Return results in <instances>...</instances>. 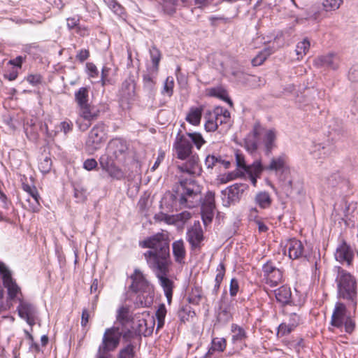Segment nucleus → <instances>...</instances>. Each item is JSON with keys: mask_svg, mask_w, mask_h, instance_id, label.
<instances>
[{"mask_svg": "<svg viewBox=\"0 0 358 358\" xmlns=\"http://www.w3.org/2000/svg\"><path fill=\"white\" fill-rule=\"evenodd\" d=\"M139 245L149 249L144 253L149 268L172 264L167 234L157 233L140 241Z\"/></svg>", "mask_w": 358, "mask_h": 358, "instance_id": "nucleus-1", "label": "nucleus"}, {"mask_svg": "<svg viewBox=\"0 0 358 358\" xmlns=\"http://www.w3.org/2000/svg\"><path fill=\"white\" fill-rule=\"evenodd\" d=\"M177 194L179 199L172 193H168L164 197L162 202L166 203L167 200L173 202L171 208L178 210V208H194L198 206L201 200V187L192 178L181 179L179 185L177 187Z\"/></svg>", "mask_w": 358, "mask_h": 358, "instance_id": "nucleus-2", "label": "nucleus"}, {"mask_svg": "<svg viewBox=\"0 0 358 358\" xmlns=\"http://www.w3.org/2000/svg\"><path fill=\"white\" fill-rule=\"evenodd\" d=\"M173 149L178 159L185 160V162L177 166L180 172L191 176L201 174V167L199 164V156L197 154L192 153L190 139L187 138L183 134H178L173 143Z\"/></svg>", "mask_w": 358, "mask_h": 358, "instance_id": "nucleus-3", "label": "nucleus"}, {"mask_svg": "<svg viewBox=\"0 0 358 358\" xmlns=\"http://www.w3.org/2000/svg\"><path fill=\"white\" fill-rule=\"evenodd\" d=\"M336 273L335 282L337 289V298L347 303L349 308L355 313L358 303L357 282L355 276L341 266H335Z\"/></svg>", "mask_w": 358, "mask_h": 358, "instance_id": "nucleus-4", "label": "nucleus"}, {"mask_svg": "<svg viewBox=\"0 0 358 358\" xmlns=\"http://www.w3.org/2000/svg\"><path fill=\"white\" fill-rule=\"evenodd\" d=\"M355 313L349 308L347 303L338 301L336 302L333 309L330 324L348 334H352L356 327L355 320Z\"/></svg>", "mask_w": 358, "mask_h": 358, "instance_id": "nucleus-5", "label": "nucleus"}, {"mask_svg": "<svg viewBox=\"0 0 358 358\" xmlns=\"http://www.w3.org/2000/svg\"><path fill=\"white\" fill-rule=\"evenodd\" d=\"M108 127L103 122L95 124L90 131L85 141V150L90 155L101 149L108 139Z\"/></svg>", "mask_w": 358, "mask_h": 358, "instance_id": "nucleus-6", "label": "nucleus"}, {"mask_svg": "<svg viewBox=\"0 0 358 358\" xmlns=\"http://www.w3.org/2000/svg\"><path fill=\"white\" fill-rule=\"evenodd\" d=\"M152 65L147 66L146 71L143 73V88L148 92L154 90L157 83L159 73V64L161 59L160 51L156 46L150 49Z\"/></svg>", "mask_w": 358, "mask_h": 358, "instance_id": "nucleus-7", "label": "nucleus"}, {"mask_svg": "<svg viewBox=\"0 0 358 358\" xmlns=\"http://www.w3.org/2000/svg\"><path fill=\"white\" fill-rule=\"evenodd\" d=\"M205 129L207 131H214L219 126L229 125L230 113L227 109L217 106L205 115Z\"/></svg>", "mask_w": 358, "mask_h": 358, "instance_id": "nucleus-8", "label": "nucleus"}, {"mask_svg": "<svg viewBox=\"0 0 358 358\" xmlns=\"http://www.w3.org/2000/svg\"><path fill=\"white\" fill-rule=\"evenodd\" d=\"M171 265V264H164L150 268L159 280V285L164 290L169 304L171 303L173 289L174 287L173 281L168 278Z\"/></svg>", "mask_w": 358, "mask_h": 358, "instance_id": "nucleus-9", "label": "nucleus"}, {"mask_svg": "<svg viewBox=\"0 0 358 358\" xmlns=\"http://www.w3.org/2000/svg\"><path fill=\"white\" fill-rule=\"evenodd\" d=\"M122 334L118 327H112L105 330L102 342L98 350L105 352L115 350L119 345Z\"/></svg>", "mask_w": 358, "mask_h": 358, "instance_id": "nucleus-10", "label": "nucleus"}, {"mask_svg": "<svg viewBox=\"0 0 358 358\" xmlns=\"http://www.w3.org/2000/svg\"><path fill=\"white\" fill-rule=\"evenodd\" d=\"M100 113V109L97 106L90 103L78 108L80 117L87 121L85 123H80L79 120L76 121L79 129L82 131H86L91 126L92 122L98 119Z\"/></svg>", "mask_w": 358, "mask_h": 358, "instance_id": "nucleus-11", "label": "nucleus"}, {"mask_svg": "<svg viewBox=\"0 0 358 358\" xmlns=\"http://www.w3.org/2000/svg\"><path fill=\"white\" fill-rule=\"evenodd\" d=\"M0 275L10 300L15 299L18 294L22 295L20 287L12 278L10 271L3 262H0Z\"/></svg>", "mask_w": 358, "mask_h": 358, "instance_id": "nucleus-12", "label": "nucleus"}, {"mask_svg": "<svg viewBox=\"0 0 358 358\" xmlns=\"http://www.w3.org/2000/svg\"><path fill=\"white\" fill-rule=\"evenodd\" d=\"M115 160L118 159L106 151V154L100 157L99 161L102 169L106 171L111 178L120 180L123 175L121 170L115 166Z\"/></svg>", "mask_w": 358, "mask_h": 358, "instance_id": "nucleus-13", "label": "nucleus"}, {"mask_svg": "<svg viewBox=\"0 0 358 358\" xmlns=\"http://www.w3.org/2000/svg\"><path fill=\"white\" fill-rule=\"evenodd\" d=\"M186 240L190 245L191 250L199 252L204 240L203 232L199 224H194L186 233Z\"/></svg>", "mask_w": 358, "mask_h": 358, "instance_id": "nucleus-14", "label": "nucleus"}, {"mask_svg": "<svg viewBox=\"0 0 358 358\" xmlns=\"http://www.w3.org/2000/svg\"><path fill=\"white\" fill-rule=\"evenodd\" d=\"M234 301L229 299L224 293L219 302L217 320L222 323H227L231 320L233 315Z\"/></svg>", "mask_w": 358, "mask_h": 358, "instance_id": "nucleus-15", "label": "nucleus"}, {"mask_svg": "<svg viewBox=\"0 0 358 358\" xmlns=\"http://www.w3.org/2000/svg\"><path fill=\"white\" fill-rule=\"evenodd\" d=\"M265 282L271 287H275L282 279V272L271 262H267L262 267Z\"/></svg>", "mask_w": 358, "mask_h": 358, "instance_id": "nucleus-16", "label": "nucleus"}, {"mask_svg": "<svg viewBox=\"0 0 358 358\" xmlns=\"http://www.w3.org/2000/svg\"><path fill=\"white\" fill-rule=\"evenodd\" d=\"M19 306H17V311L19 316L25 320L29 325L34 326L36 322V317L37 310L36 307L31 303L24 301L22 299H18Z\"/></svg>", "mask_w": 358, "mask_h": 358, "instance_id": "nucleus-17", "label": "nucleus"}, {"mask_svg": "<svg viewBox=\"0 0 358 358\" xmlns=\"http://www.w3.org/2000/svg\"><path fill=\"white\" fill-rule=\"evenodd\" d=\"M128 147L126 141L121 138L111 139L107 145L106 150L115 158L121 160L124 158Z\"/></svg>", "mask_w": 358, "mask_h": 358, "instance_id": "nucleus-18", "label": "nucleus"}, {"mask_svg": "<svg viewBox=\"0 0 358 358\" xmlns=\"http://www.w3.org/2000/svg\"><path fill=\"white\" fill-rule=\"evenodd\" d=\"M354 251L350 245L343 241L338 246L335 252V259L342 264L351 265L354 259Z\"/></svg>", "mask_w": 358, "mask_h": 358, "instance_id": "nucleus-19", "label": "nucleus"}, {"mask_svg": "<svg viewBox=\"0 0 358 358\" xmlns=\"http://www.w3.org/2000/svg\"><path fill=\"white\" fill-rule=\"evenodd\" d=\"M262 128L259 123L255 124L252 130L245 138V146L247 150L250 152H255L259 143V136Z\"/></svg>", "mask_w": 358, "mask_h": 358, "instance_id": "nucleus-20", "label": "nucleus"}, {"mask_svg": "<svg viewBox=\"0 0 358 358\" xmlns=\"http://www.w3.org/2000/svg\"><path fill=\"white\" fill-rule=\"evenodd\" d=\"M285 247L288 250V256L290 259H297L303 257L304 247L299 240L296 238L289 239Z\"/></svg>", "mask_w": 358, "mask_h": 358, "instance_id": "nucleus-21", "label": "nucleus"}, {"mask_svg": "<svg viewBox=\"0 0 358 358\" xmlns=\"http://www.w3.org/2000/svg\"><path fill=\"white\" fill-rule=\"evenodd\" d=\"M131 278L132 283L130 287L135 292L143 291L148 287V281L138 268L134 270Z\"/></svg>", "mask_w": 358, "mask_h": 358, "instance_id": "nucleus-22", "label": "nucleus"}, {"mask_svg": "<svg viewBox=\"0 0 358 358\" xmlns=\"http://www.w3.org/2000/svg\"><path fill=\"white\" fill-rule=\"evenodd\" d=\"M247 188L248 185L246 184L235 183L223 190L222 192L224 195L227 196L229 201L236 202L239 200L241 196Z\"/></svg>", "mask_w": 358, "mask_h": 358, "instance_id": "nucleus-23", "label": "nucleus"}, {"mask_svg": "<svg viewBox=\"0 0 358 358\" xmlns=\"http://www.w3.org/2000/svg\"><path fill=\"white\" fill-rule=\"evenodd\" d=\"M332 147L329 145L321 143L314 144L310 150V154L315 159H324L332 153Z\"/></svg>", "mask_w": 358, "mask_h": 358, "instance_id": "nucleus-24", "label": "nucleus"}, {"mask_svg": "<svg viewBox=\"0 0 358 358\" xmlns=\"http://www.w3.org/2000/svg\"><path fill=\"white\" fill-rule=\"evenodd\" d=\"M172 252L175 262L178 264L185 262L186 249L182 239H179L172 243Z\"/></svg>", "mask_w": 358, "mask_h": 358, "instance_id": "nucleus-25", "label": "nucleus"}, {"mask_svg": "<svg viewBox=\"0 0 358 358\" xmlns=\"http://www.w3.org/2000/svg\"><path fill=\"white\" fill-rule=\"evenodd\" d=\"M79 18L76 17H69L66 19L67 27L70 30H73V33L80 36H88L90 30L87 27L79 23Z\"/></svg>", "mask_w": 358, "mask_h": 358, "instance_id": "nucleus-26", "label": "nucleus"}, {"mask_svg": "<svg viewBox=\"0 0 358 358\" xmlns=\"http://www.w3.org/2000/svg\"><path fill=\"white\" fill-rule=\"evenodd\" d=\"M275 296L279 303L282 305H287L291 303L292 292L289 287L281 286L275 291Z\"/></svg>", "mask_w": 358, "mask_h": 358, "instance_id": "nucleus-27", "label": "nucleus"}, {"mask_svg": "<svg viewBox=\"0 0 358 358\" xmlns=\"http://www.w3.org/2000/svg\"><path fill=\"white\" fill-rule=\"evenodd\" d=\"M255 203L262 209L268 208L272 204V199L266 191L258 192L254 198Z\"/></svg>", "mask_w": 358, "mask_h": 358, "instance_id": "nucleus-28", "label": "nucleus"}, {"mask_svg": "<svg viewBox=\"0 0 358 358\" xmlns=\"http://www.w3.org/2000/svg\"><path fill=\"white\" fill-rule=\"evenodd\" d=\"M277 138V132L275 129H268L266 131L264 136V143L266 155H269L271 150L275 148V141Z\"/></svg>", "mask_w": 358, "mask_h": 358, "instance_id": "nucleus-29", "label": "nucleus"}, {"mask_svg": "<svg viewBox=\"0 0 358 358\" xmlns=\"http://www.w3.org/2000/svg\"><path fill=\"white\" fill-rule=\"evenodd\" d=\"M226 340L224 338H214L211 342V347L205 355V357H211L214 352H223L226 348Z\"/></svg>", "mask_w": 358, "mask_h": 358, "instance_id": "nucleus-30", "label": "nucleus"}, {"mask_svg": "<svg viewBox=\"0 0 358 358\" xmlns=\"http://www.w3.org/2000/svg\"><path fill=\"white\" fill-rule=\"evenodd\" d=\"M286 166V157L280 155L271 159L270 164L265 167V170L273 171H283Z\"/></svg>", "mask_w": 358, "mask_h": 358, "instance_id": "nucleus-31", "label": "nucleus"}, {"mask_svg": "<svg viewBox=\"0 0 358 358\" xmlns=\"http://www.w3.org/2000/svg\"><path fill=\"white\" fill-rule=\"evenodd\" d=\"M75 101L78 105V108L89 104V89L85 87L79 88L75 92Z\"/></svg>", "mask_w": 358, "mask_h": 358, "instance_id": "nucleus-32", "label": "nucleus"}, {"mask_svg": "<svg viewBox=\"0 0 358 358\" xmlns=\"http://www.w3.org/2000/svg\"><path fill=\"white\" fill-rule=\"evenodd\" d=\"M341 180L338 173H333L328 176H322L320 184L324 188H330L336 186Z\"/></svg>", "mask_w": 358, "mask_h": 358, "instance_id": "nucleus-33", "label": "nucleus"}, {"mask_svg": "<svg viewBox=\"0 0 358 358\" xmlns=\"http://www.w3.org/2000/svg\"><path fill=\"white\" fill-rule=\"evenodd\" d=\"M265 169L260 160L255 161L252 164L247 165L244 173L256 176H261L262 171Z\"/></svg>", "mask_w": 358, "mask_h": 358, "instance_id": "nucleus-34", "label": "nucleus"}, {"mask_svg": "<svg viewBox=\"0 0 358 358\" xmlns=\"http://www.w3.org/2000/svg\"><path fill=\"white\" fill-rule=\"evenodd\" d=\"M231 331L232 333V341L234 343L242 342L247 337L245 331L236 324H231Z\"/></svg>", "mask_w": 358, "mask_h": 358, "instance_id": "nucleus-35", "label": "nucleus"}, {"mask_svg": "<svg viewBox=\"0 0 358 358\" xmlns=\"http://www.w3.org/2000/svg\"><path fill=\"white\" fill-rule=\"evenodd\" d=\"M273 53V50L271 46L265 48L260 52L255 57L252 59V64L254 66H260L264 63L266 58Z\"/></svg>", "mask_w": 358, "mask_h": 358, "instance_id": "nucleus-36", "label": "nucleus"}, {"mask_svg": "<svg viewBox=\"0 0 358 358\" xmlns=\"http://www.w3.org/2000/svg\"><path fill=\"white\" fill-rule=\"evenodd\" d=\"M201 111L202 110L199 108H191L186 117V120L192 124H199L201 118Z\"/></svg>", "mask_w": 358, "mask_h": 358, "instance_id": "nucleus-37", "label": "nucleus"}, {"mask_svg": "<svg viewBox=\"0 0 358 358\" xmlns=\"http://www.w3.org/2000/svg\"><path fill=\"white\" fill-rule=\"evenodd\" d=\"M185 136H186L187 138L190 139V143H194L198 150H199L206 143V141L200 133H187Z\"/></svg>", "mask_w": 358, "mask_h": 358, "instance_id": "nucleus-38", "label": "nucleus"}, {"mask_svg": "<svg viewBox=\"0 0 358 358\" xmlns=\"http://www.w3.org/2000/svg\"><path fill=\"white\" fill-rule=\"evenodd\" d=\"M180 1L181 2L180 0H162L161 4L164 11L171 15L176 12Z\"/></svg>", "mask_w": 358, "mask_h": 358, "instance_id": "nucleus-39", "label": "nucleus"}, {"mask_svg": "<svg viewBox=\"0 0 358 358\" xmlns=\"http://www.w3.org/2000/svg\"><path fill=\"white\" fill-rule=\"evenodd\" d=\"M166 315V308L165 307V305L164 303H162L159 306L155 313V316L157 320V330H159L164 327Z\"/></svg>", "mask_w": 358, "mask_h": 358, "instance_id": "nucleus-40", "label": "nucleus"}, {"mask_svg": "<svg viewBox=\"0 0 358 358\" xmlns=\"http://www.w3.org/2000/svg\"><path fill=\"white\" fill-rule=\"evenodd\" d=\"M135 355V345L134 343H128L120 350L117 358H134Z\"/></svg>", "mask_w": 358, "mask_h": 358, "instance_id": "nucleus-41", "label": "nucleus"}, {"mask_svg": "<svg viewBox=\"0 0 358 358\" xmlns=\"http://www.w3.org/2000/svg\"><path fill=\"white\" fill-rule=\"evenodd\" d=\"M203 299V292L200 287H194L192 289L189 296V302L190 303L198 305Z\"/></svg>", "mask_w": 358, "mask_h": 358, "instance_id": "nucleus-42", "label": "nucleus"}, {"mask_svg": "<svg viewBox=\"0 0 358 358\" xmlns=\"http://www.w3.org/2000/svg\"><path fill=\"white\" fill-rule=\"evenodd\" d=\"M192 217V215L189 212L185 210L180 213H178L176 215H173L172 217L169 216L167 217L168 222H185L188 220H189Z\"/></svg>", "mask_w": 358, "mask_h": 358, "instance_id": "nucleus-43", "label": "nucleus"}, {"mask_svg": "<svg viewBox=\"0 0 358 358\" xmlns=\"http://www.w3.org/2000/svg\"><path fill=\"white\" fill-rule=\"evenodd\" d=\"M342 3V0H323L322 7L323 9L328 12L337 10Z\"/></svg>", "mask_w": 358, "mask_h": 358, "instance_id": "nucleus-44", "label": "nucleus"}, {"mask_svg": "<svg viewBox=\"0 0 358 358\" xmlns=\"http://www.w3.org/2000/svg\"><path fill=\"white\" fill-rule=\"evenodd\" d=\"M214 210L215 208L201 207V217L205 225L212 222L214 217Z\"/></svg>", "mask_w": 358, "mask_h": 358, "instance_id": "nucleus-45", "label": "nucleus"}, {"mask_svg": "<svg viewBox=\"0 0 358 358\" xmlns=\"http://www.w3.org/2000/svg\"><path fill=\"white\" fill-rule=\"evenodd\" d=\"M41 197L40 195L36 197H29L27 201L29 204L27 209L33 213H37L41 209V204L39 202Z\"/></svg>", "mask_w": 358, "mask_h": 358, "instance_id": "nucleus-46", "label": "nucleus"}, {"mask_svg": "<svg viewBox=\"0 0 358 358\" xmlns=\"http://www.w3.org/2000/svg\"><path fill=\"white\" fill-rule=\"evenodd\" d=\"M174 81L172 77H167L162 90V94H166L168 96H171L173 92Z\"/></svg>", "mask_w": 358, "mask_h": 358, "instance_id": "nucleus-47", "label": "nucleus"}, {"mask_svg": "<svg viewBox=\"0 0 358 358\" xmlns=\"http://www.w3.org/2000/svg\"><path fill=\"white\" fill-rule=\"evenodd\" d=\"M74 197L77 202H84L87 199V190L84 187L77 185L74 187Z\"/></svg>", "mask_w": 358, "mask_h": 358, "instance_id": "nucleus-48", "label": "nucleus"}, {"mask_svg": "<svg viewBox=\"0 0 358 358\" xmlns=\"http://www.w3.org/2000/svg\"><path fill=\"white\" fill-rule=\"evenodd\" d=\"M248 85L253 88L263 86L265 84V80L256 76H248L247 78Z\"/></svg>", "mask_w": 358, "mask_h": 358, "instance_id": "nucleus-49", "label": "nucleus"}, {"mask_svg": "<svg viewBox=\"0 0 358 358\" xmlns=\"http://www.w3.org/2000/svg\"><path fill=\"white\" fill-rule=\"evenodd\" d=\"M211 94L216 97L220 98V99L227 101L231 106L232 105L231 100L229 98L227 92L221 88L213 89L211 90Z\"/></svg>", "mask_w": 358, "mask_h": 358, "instance_id": "nucleus-50", "label": "nucleus"}, {"mask_svg": "<svg viewBox=\"0 0 358 358\" xmlns=\"http://www.w3.org/2000/svg\"><path fill=\"white\" fill-rule=\"evenodd\" d=\"M128 313L129 308L126 306H121L117 310V320L119 321L122 325H124V322L128 321Z\"/></svg>", "mask_w": 358, "mask_h": 358, "instance_id": "nucleus-51", "label": "nucleus"}, {"mask_svg": "<svg viewBox=\"0 0 358 358\" xmlns=\"http://www.w3.org/2000/svg\"><path fill=\"white\" fill-rule=\"evenodd\" d=\"M104 1L115 14L120 16L124 13V8L115 0H104Z\"/></svg>", "mask_w": 358, "mask_h": 358, "instance_id": "nucleus-52", "label": "nucleus"}, {"mask_svg": "<svg viewBox=\"0 0 358 358\" xmlns=\"http://www.w3.org/2000/svg\"><path fill=\"white\" fill-rule=\"evenodd\" d=\"M121 331V334H122V338H123V341L127 343V344L128 343H133L131 341L133 339H134L135 338H136L138 336V334L136 332L131 330V329H122L120 330Z\"/></svg>", "mask_w": 358, "mask_h": 358, "instance_id": "nucleus-53", "label": "nucleus"}, {"mask_svg": "<svg viewBox=\"0 0 358 358\" xmlns=\"http://www.w3.org/2000/svg\"><path fill=\"white\" fill-rule=\"evenodd\" d=\"M201 207H206L209 208H215V194L212 192H208L204 201L202 203Z\"/></svg>", "mask_w": 358, "mask_h": 358, "instance_id": "nucleus-54", "label": "nucleus"}, {"mask_svg": "<svg viewBox=\"0 0 358 358\" xmlns=\"http://www.w3.org/2000/svg\"><path fill=\"white\" fill-rule=\"evenodd\" d=\"M51 166L52 161L50 158L48 157H45L44 159H43L38 164L40 171L43 173H48L51 169Z\"/></svg>", "mask_w": 358, "mask_h": 358, "instance_id": "nucleus-55", "label": "nucleus"}, {"mask_svg": "<svg viewBox=\"0 0 358 358\" xmlns=\"http://www.w3.org/2000/svg\"><path fill=\"white\" fill-rule=\"evenodd\" d=\"M221 162L220 157L215 155H208L205 159V165L208 169H212L217 164Z\"/></svg>", "mask_w": 358, "mask_h": 358, "instance_id": "nucleus-56", "label": "nucleus"}, {"mask_svg": "<svg viewBox=\"0 0 358 358\" xmlns=\"http://www.w3.org/2000/svg\"><path fill=\"white\" fill-rule=\"evenodd\" d=\"M294 329L290 326V324L282 323L278 329V336H284L290 334Z\"/></svg>", "mask_w": 358, "mask_h": 358, "instance_id": "nucleus-57", "label": "nucleus"}, {"mask_svg": "<svg viewBox=\"0 0 358 358\" xmlns=\"http://www.w3.org/2000/svg\"><path fill=\"white\" fill-rule=\"evenodd\" d=\"M301 322V317L299 314L293 313L289 315V322L290 326L295 329Z\"/></svg>", "mask_w": 358, "mask_h": 358, "instance_id": "nucleus-58", "label": "nucleus"}, {"mask_svg": "<svg viewBox=\"0 0 358 358\" xmlns=\"http://www.w3.org/2000/svg\"><path fill=\"white\" fill-rule=\"evenodd\" d=\"M239 290L238 282L236 278H232L229 285V294L231 296H235Z\"/></svg>", "mask_w": 358, "mask_h": 358, "instance_id": "nucleus-59", "label": "nucleus"}, {"mask_svg": "<svg viewBox=\"0 0 358 358\" xmlns=\"http://www.w3.org/2000/svg\"><path fill=\"white\" fill-rule=\"evenodd\" d=\"M225 274V267L223 264H220L217 268V274L215 276V282H222Z\"/></svg>", "mask_w": 358, "mask_h": 358, "instance_id": "nucleus-60", "label": "nucleus"}, {"mask_svg": "<svg viewBox=\"0 0 358 358\" xmlns=\"http://www.w3.org/2000/svg\"><path fill=\"white\" fill-rule=\"evenodd\" d=\"M22 189L24 191L29 194V197H36L38 196L39 195L37 189L34 186L31 187L28 184L24 183L22 184Z\"/></svg>", "mask_w": 358, "mask_h": 358, "instance_id": "nucleus-61", "label": "nucleus"}, {"mask_svg": "<svg viewBox=\"0 0 358 358\" xmlns=\"http://www.w3.org/2000/svg\"><path fill=\"white\" fill-rule=\"evenodd\" d=\"M27 80L32 85H37L42 82V76L40 74H30L27 77Z\"/></svg>", "mask_w": 358, "mask_h": 358, "instance_id": "nucleus-62", "label": "nucleus"}, {"mask_svg": "<svg viewBox=\"0 0 358 358\" xmlns=\"http://www.w3.org/2000/svg\"><path fill=\"white\" fill-rule=\"evenodd\" d=\"M86 68L87 69V73L90 77L96 78L98 76L99 71L97 70L96 66L93 63H87Z\"/></svg>", "mask_w": 358, "mask_h": 358, "instance_id": "nucleus-63", "label": "nucleus"}, {"mask_svg": "<svg viewBox=\"0 0 358 358\" xmlns=\"http://www.w3.org/2000/svg\"><path fill=\"white\" fill-rule=\"evenodd\" d=\"M122 89L123 90H128L127 94L131 95V92H134V83L132 80H126L124 82H123L122 85Z\"/></svg>", "mask_w": 358, "mask_h": 358, "instance_id": "nucleus-64", "label": "nucleus"}]
</instances>
